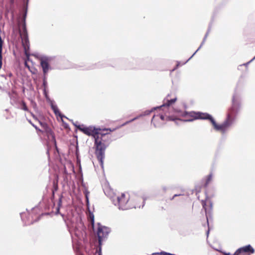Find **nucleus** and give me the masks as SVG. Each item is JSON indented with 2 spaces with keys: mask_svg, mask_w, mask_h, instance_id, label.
I'll use <instances>...</instances> for the list:
<instances>
[{
  "mask_svg": "<svg viewBox=\"0 0 255 255\" xmlns=\"http://www.w3.org/2000/svg\"><path fill=\"white\" fill-rule=\"evenodd\" d=\"M78 128L83 133L89 136L94 137L95 140V154L99 160L102 167L103 166V162L105 158V150L109 144V138L107 135L108 132H104V131H114L116 128H105L101 132L100 129L96 128L94 127H85L84 125H79Z\"/></svg>",
  "mask_w": 255,
  "mask_h": 255,
  "instance_id": "f257e3e1",
  "label": "nucleus"
},
{
  "mask_svg": "<svg viewBox=\"0 0 255 255\" xmlns=\"http://www.w3.org/2000/svg\"><path fill=\"white\" fill-rule=\"evenodd\" d=\"M233 105L227 115L226 120L221 125H218L214 119L210 115L209 121L212 123L214 129L225 133L235 123V116L240 110V104L239 98L237 95H234L232 99Z\"/></svg>",
  "mask_w": 255,
  "mask_h": 255,
  "instance_id": "f03ea898",
  "label": "nucleus"
},
{
  "mask_svg": "<svg viewBox=\"0 0 255 255\" xmlns=\"http://www.w3.org/2000/svg\"><path fill=\"white\" fill-rule=\"evenodd\" d=\"M176 100V98L170 100H167L166 102L164 103L165 104V107L161 108L160 110H158V114H154L151 119V124L153 125L155 128L161 127L164 125L165 121H174L176 120L173 119V117L168 116L166 110L168 109L169 106L174 103Z\"/></svg>",
  "mask_w": 255,
  "mask_h": 255,
  "instance_id": "7ed1b4c3",
  "label": "nucleus"
},
{
  "mask_svg": "<svg viewBox=\"0 0 255 255\" xmlns=\"http://www.w3.org/2000/svg\"><path fill=\"white\" fill-rule=\"evenodd\" d=\"M181 117L183 118L182 119H179L177 118H173V119H175L176 120L174 121L177 124V121H183L185 122H192L194 120L197 119H201V120H209V118L210 117V114L206 113H201V112H184L181 115Z\"/></svg>",
  "mask_w": 255,
  "mask_h": 255,
  "instance_id": "20e7f679",
  "label": "nucleus"
},
{
  "mask_svg": "<svg viewBox=\"0 0 255 255\" xmlns=\"http://www.w3.org/2000/svg\"><path fill=\"white\" fill-rule=\"evenodd\" d=\"M110 198L113 204L118 206L120 210H128L133 207L128 204L129 196L128 195L124 193L122 194L120 196L114 194Z\"/></svg>",
  "mask_w": 255,
  "mask_h": 255,
  "instance_id": "39448f33",
  "label": "nucleus"
},
{
  "mask_svg": "<svg viewBox=\"0 0 255 255\" xmlns=\"http://www.w3.org/2000/svg\"><path fill=\"white\" fill-rule=\"evenodd\" d=\"M22 44L25 51V54L27 56V51L29 48V42L28 40V34L26 29L25 23L22 25V32L20 33Z\"/></svg>",
  "mask_w": 255,
  "mask_h": 255,
  "instance_id": "423d86ee",
  "label": "nucleus"
},
{
  "mask_svg": "<svg viewBox=\"0 0 255 255\" xmlns=\"http://www.w3.org/2000/svg\"><path fill=\"white\" fill-rule=\"evenodd\" d=\"M110 231L111 230L110 228L105 226L99 225L97 235L100 245L101 244L102 242L105 238H107Z\"/></svg>",
  "mask_w": 255,
  "mask_h": 255,
  "instance_id": "0eeeda50",
  "label": "nucleus"
},
{
  "mask_svg": "<svg viewBox=\"0 0 255 255\" xmlns=\"http://www.w3.org/2000/svg\"><path fill=\"white\" fill-rule=\"evenodd\" d=\"M49 61V59L47 57L43 58L40 60V65L44 74V80L46 79L48 71L51 69V67L48 63Z\"/></svg>",
  "mask_w": 255,
  "mask_h": 255,
  "instance_id": "6e6552de",
  "label": "nucleus"
},
{
  "mask_svg": "<svg viewBox=\"0 0 255 255\" xmlns=\"http://www.w3.org/2000/svg\"><path fill=\"white\" fill-rule=\"evenodd\" d=\"M249 252H250L252 254H253L255 252V250H254V248L250 245H248L245 246L244 247H243L242 248L238 249L236 251L235 255H240L243 253H249Z\"/></svg>",
  "mask_w": 255,
  "mask_h": 255,
  "instance_id": "1a4fd4ad",
  "label": "nucleus"
},
{
  "mask_svg": "<svg viewBox=\"0 0 255 255\" xmlns=\"http://www.w3.org/2000/svg\"><path fill=\"white\" fill-rule=\"evenodd\" d=\"M50 106L51 107V109L54 112L56 116H59L61 118H62L63 116L61 115L60 112H59L58 108L56 104H55L54 102L53 101H50Z\"/></svg>",
  "mask_w": 255,
  "mask_h": 255,
  "instance_id": "9d476101",
  "label": "nucleus"
},
{
  "mask_svg": "<svg viewBox=\"0 0 255 255\" xmlns=\"http://www.w3.org/2000/svg\"><path fill=\"white\" fill-rule=\"evenodd\" d=\"M50 106L51 107V109L54 112L56 116H59L61 118H62L63 116L61 115L60 112H59L58 108L56 104H55L54 102L53 101H50Z\"/></svg>",
  "mask_w": 255,
  "mask_h": 255,
  "instance_id": "9b49d317",
  "label": "nucleus"
},
{
  "mask_svg": "<svg viewBox=\"0 0 255 255\" xmlns=\"http://www.w3.org/2000/svg\"><path fill=\"white\" fill-rule=\"evenodd\" d=\"M164 107H165V104H163L162 106H161L160 107H157L153 108L152 109H151L150 110L145 111L144 112H143L141 113V116H143V117H144L145 116L149 115L153 111L157 110V109L160 110L161 108H164Z\"/></svg>",
  "mask_w": 255,
  "mask_h": 255,
  "instance_id": "f8f14e48",
  "label": "nucleus"
},
{
  "mask_svg": "<svg viewBox=\"0 0 255 255\" xmlns=\"http://www.w3.org/2000/svg\"><path fill=\"white\" fill-rule=\"evenodd\" d=\"M207 36V33L205 36V37H204V38L203 39V40L202 42L201 43V44L200 46H199V47L197 49V50L193 54V55L186 61H185L184 63H183V64H185L189 60H190L193 57V56L196 53V52L201 48V47L203 46V45L204 44V42H205V41L206 40Z\"/></svg>",
  "mask_w": 255,
  "mask_h": 255,
  "instance_id": "ddd939ff",
  "label": "nucleus"
},
{
  "mask_svg": "<svg viewBox=\"0 0 255 255\" xmlns=\"http://www.w3.org/2000/svg\"><path fill=\"white\" fill-rule=\"evenodd\" d=\"M213 179V174L210 173L205 178V186L207 187Z\"/></svg>",
  "mask_w": 255,
  "mask_h": 255,
  "instance_id": "4468645a",
  "label": "nucleus"
},
{
  "mask_svg": "<svg viewBox=\"0 0 255 255\" xmlns=\"http://www.w3.org/2000/svg\"><path fill=\"white\" fill-rule=\"evenodd\" d=\"M202 206H203V208L205 210V213H206V218H207V223H208V216H207V209L206 208V202L204 200H202Z\"/></svg>",
  "mask_w": 255,
  "mask_h": 255,
  "instance_id": "2eb2a0df",
  "label": "nucleus"
},
{
  "mask_svg": "<svg viewBox=\"0 0 255 255\" xmlns=\"http://www.w3.org/2000/svg\"><path fill=\"white\" fill-rule=\"evenodd\" d=\"M157 254L160 255H176L175 254H172L167 253V252H163V251L161 252L160 253H157Z\"/></svg>",
  "mask_w": 255,
  "mask_h": 255,
  "instance_id": "dca6fc26",
  "label": "nucleus"
},
{
  "mask_svg": "<svg viewBox=\"0 0 255 255\" xmlns=\"http://www.w3.org/2000/svg\"><path fill=\"white\" fill-rule=\"evenodd\" d=\"M90 220L91 224L93 225L94 223V216L93 214H91L90 215Z\"/></svg>",
  "mask_w": 255,
  "mask_h": 255,
  "instance_id": "f3484780",
  "label": "nucleus"
},
{
  "mask_svg": "<svg viewBox=\"0 0 255 255\" xmlns=\"http://www.w3.org/2000/svg\"><path fill=\"white\" fill-rule=\"evenodd\" d=\"M21 109L22 110H23L24 111H28V108H27V106H26L25 103H24V102H22V103Z\"/></svg>",
  "mask_w": 255,
  "mask_h": 255,
  "instance_id": "a211bd4d",
  "label": "nucleus"
},
{
  "mask_svg": "<svg viewBox=\"0 0 255 255\" xmlns=\"http://www.w3.org/2000/svg\"><path fill=\"white\" fill-rule=\"evenodd\" d=\"M254 60H255V56L252 59H251L250 61H249L248 62L246 63H245L243 65H244V66H248V65L251 63L252 62H253Z\"/></svg>",
  "mask_w": 255,
  "mask_h": 255,
  "instance_id": "6ab92c4d",
  "label": "nucleus"
},
{
  "mask_svg": "<svg viewBox=\"0 0 255 255\" xmlns=\"http://www.w3.org/2000/svg\"><path fill=\"white\" fill-rule=\"evenodd\" d=\"M143 117V116H141V114L137 116V117H135L134 118L132 119V121H135L138 119H139L140 117Z\"/></svg>",
  "mask_w": 255,
  "mask_h": 255,
  "instance_id": "aec40b11",
  "label": "nucleus"
},
{
  "mask_svg": "<svg viewBox=\"0 0 255 255\" xmlns=\"http://www.w3.org/2000/svg\"><path fill=\"white\" fill-rule=\"evenodd\" d=\"M133 121H132V119L130 121H127L126 122V123H125L124 124H123L121 126H124L125 125H126L127 124H128V123H130L132 122H133Z\"/></svg>",
  "mask_w": 255,
  "mask_h": 255,
  "instance_id": "412c9836",
  "label": "nucleus"
},
{
  "mask_svg": "<svg viewBox=\"0 0 255 255\" xmlns=\"http://www.w3.org/2000/svg\"><path fill=\"white\" fill-rule=\"evenodd\" d=\"M88 194H89L88 192H85V196H86L87 202L88 203L89 202V200H88Z\"/></svg>",
  "mask_w": 255,
  "mask_h": 255,
  "instance_id": "4be33fe9",
  "label": "nucleus"
},
{
  "mask_svg": "<svg viewBox=\"0 0 255 255\" xmlns=\"http://www.w3.org/2000/svg\"><path fill=\"white\" fill-rule=\"evenodd\" d=\"M181 195V194H175L171 198V200H172L174 199V198L175 197H177V196H179Z\"/></svg>",
  "mask_w": 255,
  "mask_h": 255,
  "instance_id": "5701e85b",
  "label": "nucleus"
},
{
  "mask_svg": "<svg viewBox=\"0 0 255 255\" xmlns=\"http://www.w3.org/2000/svg\"><path fill=\"white\" fill-rule=\"evenodd\" d=\"M167 188L165 186H163L162 187V190L164 191V192H165L166 190H167Z\"/></svg>",
  "mask_w": 255,
  "mask_h": 255,
  "instance_id": "b1692460",
  "label": "nucleus"
},
{
  "mask_svg": "<svg viewBox=\"0 0 255 255\" xmlns=\"http://www.w3.org/2000/svg\"><path fill=\"white\" fill-rule=\"evenodd\" d=\"M25 66L27 67L29 69H30V67L28 65L27 63L26 62H25Z\"/></svg>",
  "mask_w": 255,
  "mask_h": 255,
  "instance_id": "393cba45",
  "label": "nucleus"
},
{
  "mask_svg": "<svg viewBox=\"0 0 255 255\" xmlns=\"http://www.w3.org/2000/svg\"><path fill=\"white\" fill-rule=\"evenodd\" d=\"M75 235H76V236H80V234H79V233L78 232V231H76V232H75Z\"/></svg>",
  "mask_w": 255,
  "mask_h": 255,
  "instance_id": "a878e982",
  "label": "nucleus"
},
{
  "mask_svg": "<svg viewBox=\"0 0 255 255\" xmlns=\"http://www.w3.org/2000/svg\"><path fill=\"white\" fill-rule=\"evenodd\" d=\"M23 216H24V214H21V218L22 219V220H23Z\"/></svg>",
  "mask_w": 255,
  "mask_h": 255,
  "instance_id": "bb28decb",
  "label": "nucleus"
},
{
  "mask_svg": "<svg viewBox=\"0 0 255 255\" xmlns=\"http://www.w3.org/2000/svg\"><path fill=\"white\" fill-rule=\"evenodd\" d=\"M180 65V63L179 62H177L176 67H178Z\"/></svg>",
  "mask_w": 255,
  "mask_h": 255,
  "instance_id": "cd10ccee",
  "label": "nucleus"
},
{
  "mask_svg": "<svg viewBox=\"0 0 255 255\" xmlns=\"http://www.w3.org/2000/svg\"><path fill=\"white\" fill-rule=\"evenodd\" d=\"M74 125L76 127H77L78 128V127L80 125H77V124H74Z\"/></svg>",
  "mask_w": 255,
  "mask_h": 255,
  "instance_id": "c85d7f7f",
  "label": "nucleus"
},
{
  "mask_svg": "<svg viewBox=\"0 0 255 255\" xmlns=\"http://www.w3.org/2000/svg\"><path fill=\"white\" fill-rule=\"evenodd\" d=\"M209 233V230H208V231H207V236H208Z\"/></svg>",
  "mask_w": 255,
  "mask_h": 255,
  "instance_id": "c756f323",
  "label": "nucleus"
},
{
  "mask_svg": "<svg viewBox=\"0 0 255 255\" xmlns=\"http://www.w3.org/2000/svg\"><path fill=\"white\" fill-rule=\"evenodd\" d=\"M210 207H211V208H212V204L211 203H210Z\"/></svg>",
  "mask_w": 255,
  "mask_h": 255,
  "instance_id": "7c9ffc66",
  "label": "nucleus"
}]
</instances>
